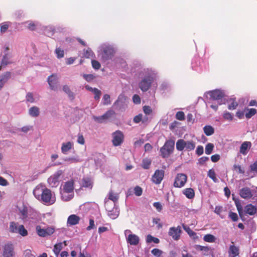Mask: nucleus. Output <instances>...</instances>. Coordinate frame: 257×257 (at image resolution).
Segmentation results:
<instances>
[{
    "label": "nucleus",
    "instance_id": "2",
    "mask_svg": "<svg viewBox=\"0 0 257 257\" xmlns=\"http://www.w3.org/2000/svg\"><path fill=\"white\" fill-rule=\"evenodd\" d=\"M62 199L64 201H68L74 197V181L69 180L64 183L60 189Z\"/></svg>",
    "mask_w": 257,
    "mask_h": 257
},
{
    "label": "nucleus",
    "instance_id": "16",
    "mask_svg": "<svg viewBox=\"0 0 257 257\" xmlns=\"http://www.w3.org/2000/svg\"><path fill=\"white\" fill-rule=\"evenodd\" d=\"M15 254L13 245L11 243L6 244L4 247V257H14Z\"/></svg>",
    "mask_w": 257,
    "mask_h": 257
},
{
    "label": "nucleus",
    "instance_id": "59",
    "mask_svg": "<svg viewBox=\"0 0 257 257\" xmlns=\"http://www.w3.org/2000/svg\"><path fill=\"white\" fill-rule=\"evenodd\" d=\"M204 152V149L203 146H198L196 150V154L198 156H201L203 154Z\"/></svg>",
    "mask_w": 257,
    "mask_h": 257
},
{
    "label": "nucleus",
    "instance_id": "7",
    "mask_svg": "<svg viewBox=\"0 0 257 257\" xmlns=\"http://www.w3.org/2000/svg\"><path fill=\"white\" fill-rule=\"evenodd\" d=\"M208 94L210 95L211 99L216 101L218 104L221 105L225 103L226 99L224 98V94L221 90H213L209 92Z\"/></svg>",
    "mask_w": 257,
    "mask_h": 257
},
{
    "label": "nucleus",
    "instance_id": "9",
    "mask_svg": "<svg viewBox=\"0 0 257 257\" xmlns=\"http://www.w3.org/2000/svg\"><path fill=\"white\" fill-rule=\"evenodd\" d=\"M62 170H58L48 179V183L51 187H56L59 184V180L63 175Z\"/></svg>",
    "mask_w": 257,
    "mask_h": 257
},
{
    "label": "nucleus",
    "instance_id": "28",
    "mask_svg": "<svg viewBox=\"0 0 257 257\" xmlns=\"http://www.w3.org/2000/svg\"><path fill=\"white\" fill-rule=\"evenodd\" d=\"M10 72H7L5 74L0 76V90L3 88L4 84L8 81L10 77Z\"/></svg>",
    "mask_w": 257,
    "mask_h": 257
},
{
    "label": "nucleus",
    "instance_id": "40",
    "mask_svg": "<svg viewBox=\"0 0 257 257\" xmlns=\"http://www.w3.org/2000/svg\"><path fill=\"white\" fill-rule=\"evenodd\" d=\"M20 225L18 223L11 222L10 225V231L13 233H17L18 227Z\"/></svg>",
    "mask_w": 257,
    "mask_h": 257
},
{
    "label": "nucleus",
    "instance_id": "32",
    "mask_svg": "<svg viewBox=\"0 0 257 257\" xmlns=\"http://www.w3.org/2000/svg\"><path fill=\"white\" fill-rule=\"evenodd\" d=\"M203 240L207 242L214 243L216 240L215 236L211 234H207L203 236Z\"/></svg>",
    "mask_w": 257,
    "mask_h": 257
},
{
    "label": "nucleus",
    "instance_id": "8",
    "mask_svg": "<svg viewBox=\"0 0 257 257\" xmlns=\"http://www.w3.org/2000/svg\"><path fill=\"white\" fill-rule=\"evenodd\" d=\"M105 208L108 212V215L110 218L114 219L116 218L119 214V211L114 203H111V201L105 200Z\"/></svg>",
    "mask_w": 257,
    "mask_h": 257
},
{
    "label": "nucleus",
    "instance_id": "15",
    "mask_svg": "<svg viewBox=\"0 0 257 257\" xmlns=\"http://www.w3.org/2000/svg\"><path fill=\"white\" fill-rule=\"evenodd\" d=\"M181 232V229L179 226L177 227H172L170 228L168 234L173 239L177 240L180 238Z\"/></svg>",
    "mask_w": 257,
    "mask_h": 257
},
{
    "label": "nucleus",
    "instance_id": "26",
    "mask_svg": "<svg viewBox=\"0 0 257 257\" xmlns=\"http://www.w3.org/2000/svg\"><path fill=\"white\" fill-rule=\"evenodd\" d=\"M239 253V248L234 245H230L228 249L229 257H236Z\"/></svg>",
    "mask_w": 257,
    "mask_h": 257
},
{
    "label": "nucleus",
    "instance_id": "39",
    "mask_svg": "<svg viewBox=\"0 0 257 257\" xmlns=\"http://www.w3.org/2000/svg\"><path fill=\"white\" fill-rule=\"evenodd\" d=\"M63 160L65 162H68L69 163H76L81 161L78 157H66L64 158Z\"/></svg>",
    "mask_w": 257,
    "mask_h": 257
},
{
    "label": "nucleus",
    "instance_id": "46",
    "mask_svg": "<svg viewBox=\"0 0 257 257\" xmlns=\"http://www.w3.org/2000/svg\"><path fill=\"white\" fill-rule=\"evenodd\" d=\"M26 99L28 102L33 103L36 101V98L34 97L33 93L31 92H29L27 94Z\"/></svg>",
    "mask_w": 257,
    "mask_h": 257
},
{
    "label": "nucleus",
    "instance_id": "3",
    "mask_svg": "<svg viewBox=\"0 0 257 257\" xmlns=\"http://www.w3.org/2000/svg\"><path fill=\"white\" fill-rule=\"evenodd\" d=\"M98 52V56L101 57V60L105 62L112 58L115 51L111 46L104 44L100 46Z\"/></svg>",
    "mask_w": 257,
    "mask_h": 257
},
{
    "label": "nucleus",
    "instance_id": "50",
    "mask_svg": "<svg viewBox=\"0 0 257 257\" xmlns=\"http://www.w3.org/2000/svg\"><path fill=\"white\" fill-rule=\"evenodd\" d=\"M102 103L104 105H108L110 104V97L109 95L108 94H105L104 95L103 98H102Z\"/></svg>",
    "mask_w": 257,
    "mask_h": 257
},
{
    "label": "nucleus",
    "instance_id": "49",
    "mask_svg": "<svg viewBox=\"0 0 257 257\" xmlns=\"http://www.w3.org/2000/svg\"><path fill=\"white\" fill-rule=\"evenodd\" d=\"M55 53L57 55V57L58 59L63 58L64 56V50L61 49L60 48H57L55 50Z\"/></svg>",
    "mask_w": 257,
    "mask_h": 257
},
{
    "label": "nucleus",
    "instance_id": "53",
    "mask_svg": "<svg viewBox=\"0 0 257 257\" xmlns=\"http://www.w3.org/2000/svg\"><path fill=\"white\" fill-rule=\"evenodd\" d=\"M10 23L9 22H5L2 24L1 27V32L2 33L6 32L7 29H8Z\"/></svg>",
    "mask_w": 257,
    "mask_h": 257
},
{
    "label": "nucleus",
    "instance_id": "56",
    "mask_svg": "<svg viewBox=\"0 0 257 257\" xmlns=\"http://www.w3.org/2000/svg\"><path fill=\"white\" fill-rule=\"evenodd\" d=\"M209 158L208 157H202L200 158L198 160V164L200 165H204L207 161L209 160Z\"/></svg>",
    "mask_w": 257,
    "mask_h": 257
},
{
    "label": "nucleus",
    "instance_id": "57",
    "mask_svg": "<svg viewBox=\"0 0 257 257\" xmlns=\"http://www.w3.org/2000/svg\"><path fill=\"white\" fill-rule=\"evenodd\" d=\"M92 67L96 70H98L100 68V64L96 60H92L91 61Z\"/></svg>",
    "mask_w": 257,
    "mask_h": 257
},
{
    "label": "nucleus",
    "instance_id": "45",
    "mask_svg": "<svg viewBox=\"0 0 257 257\" xmlns=\"http://www.w3.org/2000/svg\"><path fill=\"white\" fill-rule=\"evenodd\" d=\"M256 112V110L254 108H250L247 109V112L245 113V117L247 118H251Z\"/></svg>",
    "mask_w": 257,
    "mask_h": 257
},
{
    "label": "nucleus",
    "instance_id": "60",
    "mask_svg": "<svg viewBox=\"0 0 257 257\" xmlns=\"http://www.w3.org/2000/svg\"><path fill=\"white\" fill-rule=\"evenodd\" d=\"M229 217L233 221H236L238 220V215L236 213L230 212Z\"/></svg>",
    "mask_w": 257,
    "mask_h": 257
},
{
    "label": "nucleus",
    "instance_id": "51",
    "mask_svg": "<svg viewBox=\"0 0 257 257\" xmlns=\"http://www.w3.org/2000/svg\"><path fill=\"white\" fill-rule=\"evenodd\" d=\"M151 253L157 257L160 256L163 253V251L158 248H154L151 250Z\"/></svg>",
    "mask_w": 257,
    "mask_h": 257
},
{
    "label": "nucleus",
    "instance_id": "41",
    "mask_svg": "<svg viewBox=\"0 0 257 257\" xmlns=\"http://www.w3.org/2000/svg\"><path fill=\"white\" fill-rule=\"evenodd\" d=\"M207 175L214 182H218V179L216 177V173L213 169H210L208 171Z\"/></svg>",
    "mask_w": 257,
    "mask_h": 257
},
{
    "label": "nucleus",
    "instance_id": "42",
    "mask_svg": "<svg viewBox=\"0 0 257 257\" xmlns=\"http://www.w3.org/2000/svg\"><path fill=\"white\" fill-rule=\"evenodd\" d=\"M214 146V145L212 143H208L206 146L205 149V153L207 155H210L212 153L213 148Z\"/></svg>",
    "mask_w": 257,
    "mask_h": 257
},
{
    "label": "nucleus",
    "instance_id": "25",
    "mask_svg": "<svg viewBox=\"0 0 257 257\" xmlns=\"http://www.w3.org/2000/svg\"><path fill=\"white\" fill-rule=\"evenodd\" d=\"M119 198L118 194L117 193H113L111 190L110 191L108 194V198H105V201L106 200L108 201H112L111 203H114V206H115L116 203L117 202V201Z\"/></svg>",
    "mask_w": 257,
    "mask_h": 257
},
{
    "label": "nucleus",
    "instance_id": "43",
    "mask_svg": "<svg viewBox=\"0 0 257 257\" xmlns=\"http://www.w3.org/2000/svg\"><path fill=\"white\" fill-rule=\"evenodd\" d=\"M54 29L52 27H47L44 31L45 34L48 37L53 35Z\"/></svg>",
    "mask_w": 257,
    "mask_h": 257
},
{
    "label": "nucleus",
    "instance_id": "61",
    "mask_svg": "<svg viewBox=\"0 0 257 257\" xmlns=\"http://www.w3.org/2000/svg\"><path fill=\"white\" fill-rule=\"evenodd\" d=\"M94 94V99L96 100H99L101 94V91L96 88L93 92Z\"/></svg>",
    "mask_w": 257,
    "mask_h": 257
},
{
    "label": "nucleus",
    "instance_id": "30",
    "mask_svg": "<svg viewBox=\"0 0 257 257\" xmlns=\"http://www.w3.org/2000/svg\"><path fill=\"white\" fill-rule=\"evenodd\" d=\"M182 227L184 230L188 233V234L194 239L197 237L196 233L193 231L189 226L182 224Z\"/></svg>",
    "mask_w": 257,
    "mask_h": 257
},
{
    "label": "nucleus",
    "instance_id": "37",
    "mask_svg": "<svg viewBox=\"0 0 257 257\" xmlns=\"http://www.w3.org/2000/svg\"><path fill=\"white\" fill-rule=\"evenodd\" d=\"M152 161L149 158H144L142 161V167L145 169H148L151 164Z\"/></svg>",
    "mask_w": 257,
    "mask_h": 257
},
{
    "label": "nucleus",
    "instance_id": "34",
    "mask_svg": "<svg viewBox=\"0 0 257 257\" xmlns=\"http://www.w3.org/2000/svg\"><path fill=\"white\" fill-rule=\"evenodd\" d=\"M195 248L197 250L203 251L204 255H208L209 251L210 250V247L208 246H202L200 245H196Z\"/></svg>",
    "mask_w": 257,
    "mask_h": 257
},
{
    "label": "nucleus",
    "instance_id": "23",
    "mask_svg": "<svg viewBox=\"0 0 257 257\" xmlns=\"http://www.w3.org/2000/svg\"><path fill=\"white\" fill-rule=\"evenodd\" d=\"M73 148V143L71 142L63 143L61 146V152L63 154L67 155Z\"/></svg>",
    "mask_w": 257,
    "mask_h": 257
},
{
    "label": "nucleus",
    "instance_id": "36",
    "mask_svg": "<svg viewBox=\"0 0 257 257\" xmlns=\"http://www.w3.org/2000/svg\"><path fill=\"white\" fill-rule=\"evenodd\" d=\"M63 248V243L59 242L56 244L53 248V251L55 254L58 256L61 249Z\"/></svg>",
    "mask_w": 257,
    "mask_h": 257
},
{
    "label": "nucleus",
    "instance_id": "33",
    "mask_svg": "<svg viewBox=\"0 0 257 257\" xmlns=\"http://www.w3.org/2000/svg\"><path fill=\"white\" fill-rule=\"evenodd\" d=\"M93 182L91 179L89 178H83L82 182V185L84 187L91 189L92 187Z\"/></svg>",
    "mask_w": 257,
    "mask_h": 257
},
{
    "label": "nucleus",
    "instance_id": "11",
    "mask_svg": "<svg viewBox=\"0 0 257 257\" xmlns=\"http://www.w3.org/2000/svg\"><path fill=\"white\" fill-rule=\"evenodd\" d=\"M124 234L128 243L132 245H137L139 244L140 241L139 237L136 234H133L131 230H125Z\"/></svg>",
    "mask_w": 257,
    "mask_h": 257
},
{
    "label": "nucleus",
    "instance_id": "54",
    "mask_svg": "<svg viewBox=\"0 0 257 257\" xmlns=\"http://www.w3.org/2000/svg\"><path fill=\"white\" fill-rule=\"evenodd\" d=\"M176 118L179 120H183L185 119L184 113L183 111H178L176 114Z\"/></svg>",
    "mask_w": 257,
    "mask_h": 257
},
{
    "label": "nucleus",
    "instance_id": "24",
    "mask_svg": "<svg viewBox=\"0 0 257 257\" xmlns=\"http://www.w3.org/2000/svg\"><path fill=\"white\" fill-rule=\"evenodd\" d=\"M80 217L75 214L70 215L67 221V226H70L75 225L79 223Z\"/></svg>",
    "mask_w": 257,
    "mask_h": 257
},
{
    "label": "nucleus",
    "instance_id": "12",
    "mask_svg": "<svg viewBox=\"0 0 257 257\" xmlns=\"http://www.w3.org/2000/svg\"><path fill=\"white\" fill-rule=\"evenodd\" d=\"M36 230L39 236L46 237L52 235L55 231V228L52 226H48L46 228H43L40 225H37L36 227Z\"/></svg>",
    "mask_w": 257,
    "mask_h": 257
},
{
    "label": "nucleus",
    "instance_id": "10",
    "mask_svg": "<svg viewBox=\"0 0 257 257\" xmlns=\"http://www.w3.org/2000/svg\"><path fill=\"white\" fill-rule=\"evenodd\" d=\"M187 176L184 173H178L174 179V187L182 188L184 187L187 181Z\"/></svg>",
    "mask_w": 257,
    "mask_h": 257
},
{
    "label": "nucleus",
    "instance_id": "13",
    "mask_svg": "<svg viewBox=\"0 0 257 257\" xmlns=\"http://www.w3.org/2000/svg\"><path fill=\"white\" fill-rule=\"evenodd\" d=\"M124 136L120 131H116L112 134V144L114 146H120L123 142Z\"/></svg>",
    "mask_w": 257,
    "mask_h": 257
},
{
    "label": "nucleus",
    "instance_id": "55",
    "mask_svg": "<svg viewBox=\"0 0 257 257\" xmlns=\"http://www.w3.org/2000/svg\"><path fill=\"white\" fill-rule=\"evenodd\" d=\"M234 169L239 174H244V171L240 165H234L233 166Z\"/></svg>",
    "mask_w": 257,
    "mask_h": 257
},
{
    "label": "nucleus",
    "instance_id": "47",
    "mask_svg": "<svg viewBox=\"0 0 257 257\" xmlns=\"http://www.w3.org/2000/svg\"><path fill=\"white\" fill-rule=\"evenodd\" d=\"M233 199L235 201V203L237 208V210L238 212L239 215L241 217L243 213L242 206L238 200H235L234 198H233Z\"/></svg>",
    "mask_w": 257,
    "mask_h": 257
},
{
    "label": "nucleus",
    "instance_id": "4",
    "mask_svg": "<svg viewBox=\"0 0 257 257\" xmlns=\"http://www.w3.org/2000/svg\"><path fill=\"white\" fill-rule=\"evenodd\" d=\"M156 74L151 70L146 71L145 77L140 82L139 87L143 91H147L151 86V83L156 78Z\"/></svg>",
    "mask_w": 257,
    "mask_h": 257
},
{
    "label": "nucleus",
    "instance_id": "63",
    "mask_svg": "<svg viewBox=\"0 0 257 257\" xmlns=\"http://www.w3.org/2000/svg\"><path fill=\"white\" fill-rule=\"evenodd\" d=\"M83 77L87 82H90L94 78L92 74H83Z\"/></svg>",
    "mask_w": 257,
    "mask_h": 257
},
{
    "label": "nucleus",
    "instance_id": "6",
    "mask_svg": "<svg viewBox=\"0 0 257 257\" xmlns=\"http://www.w3.org/2000/svg\"><path fill=\"white\" fill-rule=\"evenodd\" d=\"M174 145L175 142L174 141H167L164 146L160 149L161 156L164 158H168L173 152Z\"/></svg>",
    "mask_w": 257,
    "mask_h": 257
},
{
    "label": "nucleus",
    "instance_id": "29",
    "mask_svg": "<svg viewBox=\"0 0 257 257\" xmlns=\"http://www.w3.org/2000/svg\"><path fill=\"white\" fill-rule=\"evenodd\" d=\"M30 115L33 117H36L39 115L40 109L37 106L31 107L29 110Z\"/></svg>",
    "mask_w": 257,
    "mask_h": 257
},
{
    "label": "nucleus",
    "instance_id": "52",
    "mask_svg": "<svg viewBox=\"0 0 257 257\" xmlns=\"http://www.w3.org/2000/svg\"><path fill=\"white\" fill-rule=\"evenodd\" d=\"M134 193L137 196H140L143 193V190L140 186H136L134 188Z\"/></svg>",
    "mask_w": 257,
    "mask_h": 257
},
{
    "label": "nucleus",
    "instance_id": "1",
    "mask_svg": "<svg viewBox=\"0 0 257 257\" xmlns=\"http://www.w3.org/2000/svg\"><path fill=\"white\" fill-rule=\"evenodd\" d=\"M33 194L36 198L46 205H52L56 201L55 194L42 184L35 187L33 190Z\"/></svg>",
    "mask_w": 257,
    "mask_h": 257
},
{
    "label": "nucleus",
    "instance_id": "58",
    "mask_svg": "<svg viewBox=\"0 0 257 257\" xmlns=\"http://www.w3.org/2000/svg\"><path fill=\"white\" fill-rule=\"evenodd\" d=\"M223 210V208L222 206H216L215 208L214 212L217 214L219 215L222 218H223V216L221 215V213Z\"/></svg>",
    "mask_w": 257,
    "mask_h": 257
},
{
    "label": "nucleus",
    "instance_id": "21",
    "mask_svg": "<svg viewBox=\"0 0 257 257\" xmlns=\"http://www.w3.org/2000/svg\"><path fill=\"white\" fill-rule=\"evenodd\" d=\"M251 147V143L250 142H244L241 145L239 149L240 154L246 155Z\"/></svg>",
    "mask_w": 257,
    "mask_h": 257
},
{
    "label": "nucleus",
    "instance_id": "19",
    "mask_svg": "<svg viewBox=\"0 0 257 257\" xmlns=\"http://www.w3.org/2000/svg\"><path fill=\"white\" fill-rule=\"evenodd\" d=\"M239 194L240 197L244 199H249L253 196L251 190L248 187H244L241 189L239 190Z\"/></svg>",
    "mask_w": 257,
    "mask_h": 257
},
{
    "label": "nucleus",
    "instance_id": "38",
    "mask_svg": "<svg viewBox=\"0 0 257 257\" xmlns=\"http://www.w3.org/2000/svg\"><path fill=\"white\" fill-rule=\"evenodd\" d=\"M17 233L20 234L22 236H26L28 235V233L27 230L25 228L23 225H20Z\"/></svg>",
    "mask_w": 257,
    "mask_h": 257
},
{
    "label": "nucleus",
    "instance_id": "35",
    "mask_svg": "<svg viewBox=\"0 0 257 257\" xmlns=\"http://www.w3.org/2000/svg\"><path fill=\"white\" fill-rule=\"evenodd\" d=\"M203 131L204 134L207 136H211L214 133V129L211 125H205L203 127Z\"/></svg>",
    "mask_w": 257,
    "mask_h": 257
},
{
    "label": "nucleus",
    "instance_id": "5",
    "mask_svg": "<svg viewBox=\"0 0 257 257\" xmlns=\"http://www.w3.org/2000/svg\"><path fill=\"white\" fill-rule=\"evenodd\" d=\"M176 146L179 151L185 150L189 152L195 149L196 143L193 141H186L183 139H179L177 141Z\"/></svg>",
    "mask_w": 257,
    "mask_h": 257
},
{
    "label": "nucleus",
    "instance_id": "31",
    "mask_svg": "<svg viewBox=\"0 0 257 257\" xmlns=\"http://www.w3.org/2000/svg\"><path fill=\"white\" fill-rule=\"evenodd\" d=\"M63 90L68 95L71 100H73L75 97L74 93L71 91L69 87L65 85L63 86Z\"/></svg>",
    "mask_w": 257,
    "mask_h": 257
},
{
    "label": "nucleus",
    "instance_id": "62",
    "mask_svg": "<svg viewBox=\"0 0 257 257\" xmlns=\"http://www.w3.org/2000/svg\"><path fill=\"white\" fill-rule=\"evenodd\" d=\"M238 105V103L235 100H233L230 104L228 105V108L230 110L235 109Z\"/></svg>",
    "mask_w": 257,
    "mask_h": 257
},
{
    "label": "nucleus",
    "instance_id": "18",
    "mask_svg": "<svg viewBox=\"0 0 257 257\" xmlns=\"http://www.w3.org/2000/svg\"><path fill=\"white\" fill-rule=\"evenodd\" d=\"M49 85L52 90L57 89L58 78L56 75L52 74L48 78Z\"/></svg>",
    "mask_w": 257,
    "mask_h": 257
},
{
    "label": "nucleus",
    "instance_id": "64",
    "mask_svg": "<svg viewBox=\"0 0 257 257\" xmlns=\"http://www.w3.org/2000/svg\"><path fill=\"white\" fill-rule=\"evenodd\" d=\"M250 169L251 172L257 173V160L250 166Z\"/></svg>",
    "mask_w": 257,
    "mask_h": 257
},
{
    "label": "nucleus",
    "instance_id": "14",
    "mask_svg": "<svg viewBox=\"0 0 257 257\" xmlns=\"http://www.w3.org/2000/svg\"><path fill=\"white\" fill-rule=\"evenodd\" d=\"M164 176V171L162 170H157L152 176V182L156 184H160L163 179Z\"/></svg>",
    "mask_w": 257,
    "mask_h": 257
},
{
    "label": "nucleus",
    "instance_id": "48",
    "mask_svg": "<svg viewBox=\"0 0 257 257\" xmlns=\"http://www.w3.org/2000/svg\"><path fill=\"white\" fill-rule=\"evenodd\" d=\"M223 117L225 119L230 121L232 120L233 118V115L231 113L225 111L223 114Z\"/></svg>",
    "mask_w": 257,
    "mask_h": 257
},
{
    "label": "nucleus",
    "instance_id": "27",
    "mask_svg": "<svg viewBox=\"0 0 257 257\" xmlns=\"http://www.w3.org/2000/svg\"><path fill=\"white\" fill-rule=\"evenodd\" d=\"M182 193L188 199H193L195 197L194 190L191 188H188L184 189Z\"/></svg>",
    "mask_w": 257,
    "mask_h": 257
},
{
    "label": "nucleus",
    "instance_id": "44",
    "mask_svg": "<svg viewBox=\"0 0 257 257\" xmlns=\"http://www.w3.org/2000/svg\"><path fill=\"white\" fill-rule=\"evenodd\" d=\"M84 56L87 58H93L95 56L92 51L89 48L84 51Z\"/></svg>",
    "mask_w": 257,
    "mask_h": 257
},
{
    "label": "nucleus",
    "instance_id": "22",
    "mask_svg": "<svg viewBox=\"0 0 257 257\" xmlns=\"http://www.w3.org/2000/svg\"><path fill=\"white\" fill-rule=\"evenodd\" d=\"M244 211L249 215H257V207L251 204H247L244 207Z\"/></svg>",
    "mask_w": 257,
    "mask_h": 257
},
{
    "label": "nucleus",
    "instance_id": "20",
    "mask_svg": "<svg viewBox=\"0 0 257 257\" xmlns=\"http://www.w3.org/2000/svg\"><path fill=\"white\" fill-rule=\"evenodd\" d=\"M19 210L20 218L24 222L28 221L31 217H29L30 214L28 212L27 208L25 206H23V208H19Z\"/></svg>",
    "mask_w": 257,
    "mask_h": 257
},
{
    "label": "nucleus",
    "instance_id": "17",
    "mask_svg": "<svg viewBox=\"0 0 257 257\" xmlns=\"http://www.w3.org/2000/svg\"><path fill=\"white\" fill-rule=\"evenodd\" d=\"M114 114V112L112 110H109L106 112L104 114L100 116H93V119L95 121L98 123H102L105 120L110 118Z\"/></svg>",
    "mask_w": 257,
    "mask_h": 257
}]
</instances>
